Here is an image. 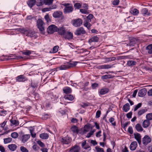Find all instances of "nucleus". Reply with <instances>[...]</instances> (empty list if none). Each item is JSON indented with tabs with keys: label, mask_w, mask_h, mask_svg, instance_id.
Returning a JSON list of instances; mask_svg holds the SVG:
<instances>
[{
	"label": "nucleus",
	"mask_w": 152,
	"mask_h": 152,
	"mask_svg": "<svg viewBox=\"0 0 152 152\" xmlns=\"http://www.w3.org/2000/svg\"><path fill=\"white\" fill-rule=\"evenodd\" d=\"M77 62L74 61L72 62L69 61L64 65H61L57 68V69L60 70H65L69 69L70 68L75 66L77 64Z\"/></svg>",
	"instance_id": "1"
},
{
	"label": "nucleus",
	"mask_w": 152,
	"mask_h": 152,
	"mask_svg": "<svg viewBox=\"0 0 152 152\" xmlns=\"http://www.w3.org/2000/svg\"><path fill=\"white\" fill-rule=\"evenodd\" d=\"M62 5L65 7L64 9V12L65 14L71 13L74 10L72 5L70 3H64Z\"/></svg>",
	"instance_id": "2"
},
{
	"label": "nucleus",
	"mask_w": 152,
	"mask_h": 152,
	"mask_svg": "<svg viewBox=\"0 0 152 152\" xmlns=\"http://www.w3.org/2000/svg\"><path fill=\"white\" fill-rule=\"evenodd\" d=\"M44 23L42 20L41 19H38L37 22V24L38 28L39 29L40 32L43 34L45 33V29L43 26Z\"/></svg>",
	"instance_id": "3"
},
{
	"label": "nucleus",
	"mask_w": 152,
	"mask_h": 152,
	"mask_svg": "<svg viewBox=\"0 0 152 152\" xmlns=\"http://www.w3.org/2000/svg\"><path fill=\"white\" fill-rule=\"evenodd\" d=\"M71 23L74 26L77 27L81 25L83 23V20L81 19L78 18L73 20Z\"/></svg>",
	"instance_id": "4"
},
{
	"label": "nucleus",
	"mask_w": 152,
	"mask_h": 152,
	"mask_svg": "<svg viewBox=\"0 0 152 152\" xmlns=\"http://www.w3.org/2000/svg\"><path fill=\"white\" fill-rule=\"evenodd\" d=\"M72 138L68 136L61 137L60 141L63 144H68L72 141Z\"/></svg>",
	"instance_id": "5"
},
{
	"label": "nucleus",
	"mask_w": 152,
	"mask_h": 152,
	"mask_svg": "<svg viewBox=\"0 0 152 152\" xmlns=\"http://www.w3.org/2000/svg\"><path fill=\"white\" fill-rule=\"evenodd\" d=\"M57 27L54 25H51L47 28V32L49 34H52L55 32L57 31Z\"/></svg>",
	"instance_id": "6"
},
{
	"label": "nucleus",
	"mask_w": 152,
	"mask_h": 152,
	"mask_svg": "<svg viewBox=\"0 0 152 152\" xmlns=\"http://www.w3.org/2000/svg\"><path fill=\"white\" fill-rule=\"evenodd\" d=\"M17 82H24L28 80V78L24 75H19L16 77Z\"/></svg>",
	"instance_id": "7"
},
{
	"label": "nucleus",
	"mask_w": 152,
	"mask_h": 152,
	"mask_svg": "<svg viewBox=\"0 0 152 152\" xmlns=\"http://www.w3.org/2000/svg\"><path fill=\"white\" fill-rule=\"evenodd\" d=\"M140 12L144 16H149L151 14L152 10L148 11V10L147 8H144L141 10Z\"/></svg>",
	"instance_id": "8"
},
{
	"label": "nucleus",
	"mask_w": 152,
	"mask_h": 152,
	"mask_svg": "<svg viewBox=\"0 0 152 152\" xmlns=\"http://www.w3.org/2000/svg\"><path fill=\"white\" fill-rule=\"evenodd\" d=\"M66 31V28L64 26H62L59 28L57 27V31L58 34L60 35L64 36Z\"/></svg>",
	"instance_id": "9"
},
{
	"label": "nucleus",
	"mask_w": 152,
	"mask_h": 152,
	"mask_svg": "<svg viewBox=\"0 0 152 152\" xmlns=\"http://www.w3.org/2000/svg\"><path fill=\"white\" fill-rule=\"evenodd\" d=\"M53 17L56 18H59L63 16V12L60 11L54 12L53 14Z\"/></svg>",
	"instance_id": "10"
},
{
	"label": "nucleus",
	"mask_w": 152,
	"mask_h": 152,
	"mask_svg": "<svg viewBox=\"0 0 152 152\" xmlns=\"http://www.w3.org/2000/svg\"><path fill=\"white\" fill-rule=\"evenodd\" d=\"M26 36L30 37L31 38H33L34 39L37 38V34L36 32L34 31H32L30 30L28 32L27 34H26Z\"/></svg>",
	"instance_id": "11"
},
{
	"label": "nucleus",
	"mask_w": 152,
	"mask_h": 152,
	"mask_svg": "<svg viewBox=\"0 0 152 152\" xmlns=\"http://www.w3.org/2000/svg\"><path fill=\"white\" fill-rule=\"evenodd\" d=\"M63 36L65 39L69 40L73 38V35L72 33L71 32L66 31Z\"/></svg>",
	"instance_id": "12"
},
{
	"label": "nucleus",
	"mask_w": 152,
	"mask_h": 152,
	"mask_svg": "<svg viewBox=\"0 0 152 152\" xmlns=\"http://www.w3.org/2000/svg\"><path fill=\"white\" fill-rule=\"evenodd\" d=\"M85 32L84 28H83L81 27L77 28L75 31V34L76 35H79L81 34H84Z\"/></svg>",
	"instance_id": "13"
},
{
	"label": "nucleus",
	"mask_w": 152,
	"mask_h": 152,
	"mask_svg": "<svg viewBox=\"0 0 152 152\" xmlns=\"http://www.w3.org/2000/svg\"><path fill=\"white\" fill-rule=\"evenodd\" d=\"M80 148L77 145L71 147L69 150V152H80Z\"/></svg>",
	"instance_id": "14"
},
{
	"label": "nucleus",
	"mask_w": 152,
	"mask_h": 152,
	"mask_svg": "<svg viewBox=\"0 0 152 152\" xmlns=\"http://www.w3.org/2000/svg\"><path fill=\"white\" fill-rule=\"evenodd\" d=\"M151 141V138L148 136L146 135L143 138L142 143L145 145H147Z\"/></svg>",
	"instance_id": "15"
},
{
	"label": "nucleus",
	"mask_w": 152,
	"mask_h": 152,
	"mask_svg": "<svg viewBox=\"0 0 152 152\" xmlns=\"http://www.w3.org/2000/svg\"><path fill=\"white\" fill-rule=\"evenodd\" d=\"M30 137V135L29 134L23 135L21 136V141L23 143H25L27 141Z\"/></svg>",
	"instance_id": "16"
},
{
	"label": "nucleus",
	"mask_w": 152,
	"mask_h": 152,
	"mask_svg": "<svg viewBox=\"0 0 152 152\" xmlns=\"http://www.w3.org/2000/svg\"><path fill=\"white\" fill-rule=\"evenodd\" d=\"M86 133V125L84 126L83 128H81L78 129V131L77 134L81 136Z\"/></svg>",
	"instance_id": "17"
},
{
	"label": "nucleus",
	"mask_w": 152,
	"mask_h": 152,
	"mask_svg": "<svg viewBox=\"0 0 152 152\" xmlns=\"http://www.w3.org/2000/svg\"><path fill=\"white\" fill-rule=\"evenodd\" d=\"M134 137L135 139L137 141L139 144L141 142V136L140 134L138 133H136L134 134Z\"/></svg>",
	"instance_id": "18"
},
{
	"label": "nucleus",
	"mask_w": 152,
	"mask_h": 152,
	"mask_svg": "<svg viewBox=\"0 0 152 152\" xmlns=\"http://www.w3.org/2000/svg\"><path fill=\"white\" fill-rule=\"evenodd\" d=\"M138 41V39L136 38H132L130 40V42L129 44V45L130 46H134L135 44L137 43Z\"/></svg>",
	"instance_id": "19"
},
{
	"label": "nucleus",
	"mask_w": 152,
	"mask_h": 152,
	"mask_svg": "<svg viewBox=\"0 0 152 152\" xmlns=\"http://www.w3.org/2000/svg\"><path fill=\"white\" fill-rule=\"evenodd\" d=\"M147 92L145 88H143L140 90L138 93V96L139 97H142L145 96Z\"/></svg>",
	"instance_id": "20"
},
{
	"label": "nucleus",
	"mask_w": 152,
	"mask_h": 152,
	"mask_svg": "<svg viewBox=\"0 0 152 152\" xmlns=\"http://www.w3.org/2000/svg\"><path fill=\"white\" fill-rule=\"evenodd\" d=\"M137 146V143L136 141H134L132 142L130 146V148L131 150H134Z\"/></svg>",
	"instance_id": "21"
},
{
	"label": "nucleus",
	"mask_w": 152,
	"mask_h": 152,
	"mask_svg": "<svg viewBox=\"0 0 152 152\" xmlns=\"http://www.w3.org/2000/svg\"><path fill=\"white\" fill-rule=\"evenodd\" d=\"M113 66V65L110 64H105L104 65H102L99 66V68L101 69H107L111 68Z\"/></svg>",
	"instance_id": "22"
},
{
	"label": "nucleus",
	"mask_w": 152,
	"mask_h": 152,
	"mask_svg": "<svg viewBox=\"0 0 152 152\" xmlns=\"http://www.w3.org/2000/svg\"><path fill=\"white\" fill-rule=\"evenodd\" d=\"M36 1V0H29L27 2V4L28 6L31 8L35 4Z\"/></svg>",
	"instance_id": "23"
},
{
	"label": "nucleus",
	"mask_w": 152,
	"mask_h": 152,
	"mask_svg": "<svg viewBox=\"0 0 152 152\" xmlns=\"http://www.w3.org/2000/svg\"><path fill=\"white\" fill-rule=\"evenodd\" d=\"M63 91L64 93L68 94L71 93L72 91L70 88L69 87L66 86L63 88Z\"/></svg>",
	"instance_id": "24"
},
{
	"label": "nucleus",
	"mask_w": 152,
	"mask_h": 152,
	"mask_svg": "<svg viewBox=\"0 0 152 152\" xmlns=\"http://www.w3.org/2000/svg\"><path fill=\"white\" fill-rule=\"evenodd\" d=\"M130 12L134 15H136L138 14L139 11L137 9L132 8L130 9Z\"/></svg>",
	"instance_id": "25"
},
{
	"label": "nucleus",
	"mask_w": 152,
	"mask_h": 152,
	"mask_svg": "<svg viewBox=\"0 0 152 152\" xmlns=\"http://www.w3.org/2000/svg\"><path fill=\"white\" fill-rule=\"evenodd\" d=\"M137 62L133 60H130L127 61V65L129 66H132L135 65Z\"/></svg>",
	"instance_id": "26"
},
{
	"label": "nucleus",
	"mask_w": 152,
	"mask_h": 152,
	"mask_svg": "<svg viewBox=\"0 0 152 152\" xmlns=\"http://www.w3.org/2000/svg\"><path fill=\"white\" fill-rule=\"evenodd\" d=\"M10 121L12 124L11 126H18L19 124V122L18 120H15L13 119H11L10 120Z\"/></svg>",
	"instance_id": "27"
},
{
	"label": "nucleus",
	"mask_w": 152,
	"mask_h": 152,
	"mask_svg": "<svg viewBox=\"0 0 152 152\" xmlns=\"http://www.w3.org/2000/svg\"><path fill=\"white\" fill-rule=\"evenodd\" d=\"M8 147L10 150L13 151L16 150L17 146L15 144H12L9 145Z\"/></svg>",
	"instance_id": "28"
},
{
	"label": "nucleus",
	"mask_w": 152,
	"mask_h": 152,
	"mask_svg": "<svg viewBox=\"0 0 152 152\" xmlns=\"http://www.w3.org/2000/svg\"><path fill=\"white\" fill-rule=\"evenodd\" d=\"M78 128L76 126H73L71 128V130L74 133L77 134L78 131Z\"/></svg>",
	"instance_id": "29"
},
{
	"label": "nucleus",
	"mask_w": 152,
	"mask_h": 152,
	"mask_svg": "<svg viewBox=\"0 0 152 152\" xmlns=\"http://www.w3.org/2000/svg\"><path fill=\"white\" fill-rule=\"evenodd\" d=\"M150 124V121L147 119L144 120L142 124V126L144 128H147L149 125Z\"/></svg>",
	"instance_id": "30"
},
{
	"label": "nucleus",
	"mask_w": 152,
	"mask_h": 152,
	"mask_svg": "<svg viewBox=\"0 0 152 152\" xmlns=\"http://www.w3.org/2000/svg\"><path fill=\"white\" fill-rule=\"evenodd\" d=\"M40 137L43 139H47L49 135L47 133H43L39 135Z\"/></svg>",
	"instance_id": "31"
},
{
	"label": "nucleus",
	"mask_w": 152,
	"mask_h": 152,
	"mask_svg": "<svg viewBox=\"0 0 152 152\" xmlns=\"http://www.w3.org/2000/svg\"><path fill=\"white\" fill-rule=\"evenodd\" d=\"M129 104L128 103L126 104L123 106V110L125 112H127L129 110L130 108Z\"/></svg>",
	"instance_id": "32"
},
{
	"label": "nucleus",
	"mask_w": 152,
	"mask_h": 152,
	"mask_svg": "<svg viewBox=\"0 0 152 152\" xmlns=\"http://www.w3.org/2000/svg\"><path fill=\"white\" fill-rule=\"evenodd\" d=\"M108 91L109 90L108 88H103L100 90L99 93L101 95H104L108 92Z\"/></svg>",
	"instance_id": "33"
},
{
	"label": "nucleus",
	"mask_w": 152,
	"mask_h": 152,
	"mask_svg": "<svg viewBox=\"0 0 152 152\" xmlns=\"http://www.w3.org/2000/svg\"><path fill=\"white\" fill-rule=\"evenodd\" d=\"M64 97L66 99H67L70 101H72L74 99L73 96L70 94L65 95Z\"/></svg>",
	"instance_id": "34"
},
{
	"label": "nucleus",
	"mask_w": 152,
	"mask_h": 152,
	"mask_svg": "<svg viewBox=\"0 0 152 152\" xmlns=\"http://www.w3.org/2000/svg\"><path fill=\"white\" fill-rule=\"evenodd\" d=\"M135 127L136 130L138 132H142L143 130L141 125L139 124H137Z\"/></svg>",
	"instance_id": "35"
},
{
	"label": "nucleus",
	"mask_w": 152,
	"mask_h": 152,
	"mask_svg": "<svg viewBox=\"0 0 152 152\" xmlns=\"http://www.w3.org/2000/svg\"><path fill=\"white\" fill-rule=\"evenodd\" d=\"M44 4H45L44 0H39L36 2V5L38 7L42 6Z\"/></svg>",
	"instance_id": "36"
},
{
	"label": "nucleus",
	"mask_w": 152,
	"mask_h": 152,
	"mask_svg": "<svg viewBox=\"0 0 152 152\" xmlns=\"http://www.w3.org/2000/svg\"><path fill=\"white\" fill-rule=\"evenodd\" d=\"M99 38L95 36L89 39L88 42L89 43H90L92 42H97Z\"/></svg>",
	"instance_id": "37"
},
{
	"label": "nucleus",
	"mask_w": 152,
	"mask_h": 152,
	"mask_svg": "<svg viewBox=\"0 0 152 152\" xmlns=\"http://www.w3.org/2000/svg\"><path fill=\"white\" fill-rule=\"evenodd\" d=\"M77 85L81 88L83 89V90L85 89L86 86V82L85 81L84 82H80L78 83Z\"/></svg>",
	"instance_id": "38"
},
{
	"label": "nucleus",
	"mask_w": 152,
	"mask_h": 152,
	"mask_svg": "<svg viewBox=\"0 0 152 152\" xmlns=\"http://www.w3.org/2000/svg\"><path fill=\"white\" fill-rule=\"evenodd\" d=\"M146 49L148 50V53L152 54V44L148 45L146 47Z\"/></svg>",
	"instance_id": "39"
},
{
	"label": "nucleus",
	"mask_w": 152,
	"mask_h": 152,
	"mask_svg": "<svg viewBox=\"0 0 152 152\" xmlns=\"http://www.w3.org/2000/svg\"><path fill=\"white\" fill-rule=\"evenodd\" d=\"M113 78V76L110 75H104L102 76L101 77V79L103 80L107 79H110Z\"/></svg>",
	"instance_id": "40"
},
{
	"label": "nucleus",
	"mask_w": 152,
	"mask_h": 152,
	"mask_svg": "<svg viewBox=\"0 0 152 152\" xmlns=\"http://www.w3.org/2000/svg\"><path fill=\"white\" fill-rule=\"evenodd\" d=\"M45 4V5H50L53 2V0H44Z\"/></svg>",
	"instance_id": "41"
},
{
	"label": "nucleus",
	"mask_w": 152,
	"mask_h": 152,
	"mask_svg": "<svg viewBox=\"0 0 152 152\" xmlns=\"http://www.w3.org/2000/svg\"><path fill=\"white\" fill-rule=\"evenodd\" d=\"M12 138L10 137L5 138L4 139V144H7L11 142L12 141Z\"/></svg>",
	"instance_id": "42"
},
{
	"label": "nucleus",
	"mask_w": 152,
	"mask_h": 152,
	"mask_svg": "<svg viewBox=\"0 0 152 152\" xmlns=\"http://www.w3.org/2000/svg\"><path fill=\"white\" fill-rule=\"evenodd\" d=\"M34 130V128H32V129H29L31 135L32 137L33 138H35L36 137V134L33 132Z\"/></svg>",
	"instance_id": "43"
},
{
	"label": "nucleus",
	"mask_w": 152,
	"mask_h": 152,
	"mask_svg": "<svg viewBox=\"0 0 152 152\" xmlns=\"http://www.w3.org/2000/svg\"><path fill=\"white\" fill-rule=\"evenodd\" d=\"M116 58L115 57L106 58H105L106 62H108L114 61L115 60Z\"/></svg>",
	"instance_id": "44"
},
{
	"label": "nucleus",
	"mask_w": 152,
	"mask_h": 152,
	"mask_svg": "<svg viewBox=\"0 0 152 152\" xmlns=\"http://www.w3.org/2000/svg\"><path fill=\"white\" fill-rule=\"evenodd\" d=\"M93 17V15L91 14H90L87 16L86 18V21L87 22H91V19Z\"/></svg>",
	"instance_id": "45"
},
{
	"label": "nucleus",
	"mask_w": 152,
	"mask_h": 152,
	"mask_svg": "<svg viewBox=\"0 0 152 152\" xmlns=\"http://www.w3.org/2000/svg\"><path fill=\"white\" fill-rule=\"evenodd\" d=\"M95 131V130H94L90 131L89 133L87 134L86 135V137L88 138L90 137L94 134Z\"/></svg>",
	"instance_id": "46"
},
{
	"label": "nucleus",
	"mask_w": 152,
	"mask_h": 152,
	"mask_svg": "<svg viewBox=\"0 0 152 152\" xmlns=\"http://www.w3.org/2000/svg\"><path fill=\"white\" fill-rule=\"evenodd\" d=\"M115 119L113 117L110 118L109 119V121L110 123L113 126H115L116 125V123L114 121Z\"/></svg>",
	"instance_id": "47"
},
{
	"label": "nucleus",
	"mask_w": 152,
	"mask_h": 152,
	"mask_svg": "<svg viewBox=\"0 0 152 152\" xmlns=\"http://www.w3.org/2000/svg\"><path fill=\"white\" fill-rule=\"evenodd\" d=\"M30 29H27L26 28H23L20 29V31L22 33L24 34L26 33V34H27L28 32L29 31Z\"/></svg>",
	"instance_id": "48"
},
{
	"label": "nucleus",
	"mask_w": 152,
	"mask_h": 152,
	"mask_svg": "<svg viewBox=\"0 0 152 152\" xmlns=\"http://www.w3.org/2000/svg\"><path fill=\"white\" fill-rule=\"evenodd\" d=\"M59 47L58 46L56 45L54 46L52 52H51V53H56L58 51V49L59 48Z\"/></svg>",
	"instance_id": "49"
},
{
	"label": "nucleus",
	"mask_w": 152,
	"mask_h": 152,
	"mask_svg": "<svg viewBox=\"0 0 152 152\" xmlns=\"http://www.w3.org/2000/svg\"><path fill=\"white\" fill-rule=\"evenodd\" d=\"M18 134L16 132H13L11 133V137L15 139L18 137Z\"/></svg>",
	"instance_id": "50"
},
{
	"label": "nucleus",
	"mask_w": 152,
	"mask_h": 152,
	"mask_svg": "<svg viewBox=\"0 0 152 152\" xmlns=\"http://www.w3.org/2000/svg\"><path fill=\"white\" fill-rule=\"evenodd\" d=\"M95 149L96 152H104L103 149L100 148L99 147H96Z\"/></svg>",
	"instance_id": "51"
},
{
	"label": "nucleus",
	"mask_w": 152,
	"mask_h": 152,
	"mask_svg": "<svg viewBox=\"0 0 152 152\" xmlns=\"http://www.w3.org/2000/svg\"><path fill=\"white\" fill-rule=\"evenodd\" d=\"M81 6V5L80 3H76L74 4V7L76 9H79Z\"/></svg>",
	"instance_id": "52"
},
{
	"label": "nucleus",
	"mask_w": 152,
	"mask_h": 152,
	"mask_svg": "<svg viewBox=\"0 0 152 152\" xmlns=\"http://www.w3.org/2000/svg\"><path fill=\"white\" fill-rule=\"evenodd\" d=\"M31 53V51L29 50H26V51L22 52L23 54L26 56H29Z\"/></svg>",
	"instance_id": "53"
},
{
	"label": "nucleus",
	"mask_w": 152,
	"mask_h": 152,
	"mask_svg": "<svg viewBox=\"0 0 152 152\" xmlns=\"http://www.w3.org/2000/svg\"><path fill=\"white\" fill-rule=\"evenodd\" d=\"M145 111H146L145 109H143L141 110L138 111L137 113L138 115L139 116H140L142 114H144Z\"/></svg>",
	"instance_id": "54"
},
{
	"label": "nucleus",
	"mask_w": 152,
	"mask_h": 152,
	"mask_svg": "<svg viewBox=\"0 0 152 152\" xmlns=\"http://www.w3.org/2000/svg\"><path fill=\"white\" fill-rule=\"evenodd\" d=\"M36 99H38L39 97V95L38 93L34 91L33 93Z\"/></svg>",
	"instance_id": "55"
},
{
	"label": "nucleus",
	"mask_w": 152,
	"mask_h": 152,
	"mask_svg": "<svg viewBox=\"0 0 152 152\" xmlns=\"http://www.w3.org/2000/svg\"><path fill=\"white\" fill-rule=\"evenodd\" d=\"M20 150L22 152H28V149L24 146H21L20 147Z\"/></svg>",
	"instance_id": "56"
},
{
	"label": "nucleus",
	"mask_w": 152,
	"mask_h": 152,
	"mask_svg": "<svg viewBox=\"0 0 152 152\" xmlns=\"http://www.w3.org/2000/svg\"><path fill=\"white\" fill-rule=\"evenodd\" d=\"M142 105L141 103H138L137 105L135 106V107L134 108V111H136L138 108H140Z\"/></svg>",
	"instance_id": "57"
},
{
	"label": "nucleus",
	"mask_w": 152,
	"mask_h": 152,
	"mask_svg": "<svg viewBox=\"0 0 152 152\" xmlns=\"http://www.w3.org/2000/svg\"><path fill=\"white\" fill-rule=\"evenodd\" d=\"M147 119L149 120H152V113H149L147 114L146 116Z\"/></svg>",
	"instance_id": "58"
},
{
	"label": "nucleus",
	"mask_w": 152,
	"mask_h": 152,
	"mask_svg": "<svg viewBox=\"0 0 152 152\" xmlns=\"http://www.w3.org/2000/svg\"><path fill=\"white\" fill-rule=\"evenodd\" d=\"M37 144L41 147H43L45 146V145L40 140H38L37 141Z\"/></svg>",
	"instance_id": "59"
},
{
	"label": "nucleus",
	"mask_w": 152,
	"mask_h": 152,
	"mask_svg": "<svg viewBox=\"0 0 152 152\" xmlns=\"http://www.w3.org/2000/svg\"><path fill=\"white\" fill-rule=\"evenodd\" d=\"M101 112L100 110H98L96 113V118H99L100 116Z\"/></svg>",
	"instance_id": "60"
},
{
	"label": "nucleus",
	"mask_w": 152,
	"mask_h": 152,
	"mask_svg": "<svg viewBox=\"0 0 152 152\" xmlns=\"http://www.w3.org/2000/svg\"><path fill=\"white\" fill-rule=\"evenodd\" d=\"M93 127V126L90 124H86V129H88L90 130H92Z\"/></svg>",
	"instance_id": "61"
},
{
	"label": "nucleus",
	"mask_w": 152,
	"mask_h": 152,
	"mask_svg": "<svg viewBox=\"0 0 152 152\" xmlns=\"http://www.w3.org/2000/svg\"><path fill=\"white\" fill-rule=\"evenodd\" d=\"M119 0H114L112 3L114 5H117L119 4Z\"/></svg>",
	"instance_id": "62"
},
{
	"label": "nucleus",
	"mask_w": 152,
	"mask_h": 152,
	"mask_svg": "<svg viewBox=\"0 0 152 152\" xmlns=\"http://www.w3.org/2000/svg\"><path fill=\"white\" fill-rule=\"evenodd\" d=\"M31 86L33 89H34L35 88H36L37 87V84L35 83L32 82L31 83Z\"/></svg>",
	"instance_id": "63"
},
{
	"label": "nucleus",
	"mask_w": 152,
	"mask_h": 152,
	"mask_svg": "<svg viewBox=\"0 0 152 152\" xmlns=\"http://www.w3.org/2000/svg\"><path fill=\"white\" fill-rule=\"evenodd\" d=\"M50 11H51V9L50 8V7L44 8L42 10V12H43Z\"/></svg>",
	"instance_id": "64"
}]
</instances>
